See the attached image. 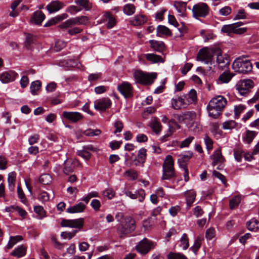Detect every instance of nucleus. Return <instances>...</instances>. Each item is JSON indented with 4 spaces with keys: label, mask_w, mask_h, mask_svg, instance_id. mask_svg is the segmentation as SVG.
<instances>
[{
    "label": "nucleus",
    "mask_w": 259,
    "mask_h": 259,
    "mask_svg": "<svg viewBox=\"0 0 259 259\" xmlns=\"http://www.w3.org/2000/svg\"><path fill=\"white\" fill-rule=\"evenodd\" d=\"M147 150L144 148H141L138 153V157L139 161L144 163L145 162L147 157Z\"/></svg>",
    "instance_id": "nucleus-43"
},
{
    "label": "nucleus",
    "mask_w": 259,
    "mask_h": 259,
    "mask_svg": "<svg viewBox=\"0 0 259 259\" xmlns=\"http://www.w3.org/2000/svg\"><path fill=\"white\" fill-rule=\"evenodd\" d=\"M114 127L115 128L114 133L116 134V133H120L122 131L123 128V124L121 121L117 120L114 123Z\"/></svg>",
    "instance_id": "nucleus-54"
},
{
    "label": "nucleus",
    "mask_w": 259,
    "mask_h": 259,
    "mask_svg": "<svg viewBox=\"0 0 259 259\" xmlns=\"http://www.w3.org/2000/svg\"><path fill=\"white\" fill-rule=\"evenodd\" d=\"M174 132H175V130L174 129L173 127L170 124H169L168 129L167 131L166 134H165L164 136H163L161 138L160 141L162 142H165L167 141L168 140L167 138L169 137H170V136H171Z\"/></svg>",
    "instance_id": "nucleus-48"
},
{
    "label": "nucleus",
    "mask_w": 259,
    "mask_h": 259,
    "mask_svg": "<svg viewBox=\"0 0 259 259\" xmlns=\"http://www.w3.org/2000/svg\"><path fill=\"white\" fill-rule=\"evenodd\" d=\"M187 96L185 95L176 96L171 100V107L174 110H179L181 108H185L189 105V103L186 101Z\"/></svg>",
    "instance_id": "nucleus-11"
},
{
    "label": "nucleus",
    "mask_w": 259,
    "mask_h": 259,
    "mask_svg": "<svg viewBox=\"0 0 259 259\" xmlns=\"http://www.w3.org/2000/svg\"><path fill=\"white\" fill-rule=\"evenodd\" d=\"M245 109V106L240 104L234 107V114L237 117H238L240 113Z\"/></svg>",
    "instance_id": "nucleus-59"
},
{
    "label": "nucleus",
    "mask_w": 259,
    "mask_h": 259,
    "mask_svg": "<svg viewBox=\"0 0 259 259\" xmlns=\"http://www.w3.org/2000/svg\"><path fill=\"white\" fill-rule=\"evenodd\" d=\"M118 91L125 98H130L132 96V87L127 82H123L117 86Z\"/></svg>",
    "instance_id": "nucleus-15"
},
{
    "label": "nucleus",
    "mask_w": 259,
    "mask_h": 259,
    "mask_svg": "<svg viewBox=\"0 0 259 259\" xmlns=\"http://www.w3.org/2000/svg\"><path fill=\"white\" fill-rule=\"evenodd\" d=\"M18 76V74L14 71L3 72L0 75V80L3 83H7L14 81Z\"/></svg>",
    "instance_id": "nucleus-17"
},
{
    "label": "nucleus",
    "mask_w": 259,
    "mask_h": 259,
    "mask_svg": "<svg viewBox=\"0 0 259 259\" xmlns=\"http://www.w3.org/2000/svg\"><path fill=\"white\" fill-rule=\"evenodd\" d=\"M77 153L78 156L82 157L86 160H89L91 156V154L89 151H85L83 148L82 150L77 151Z\"/></svg>",
    "instance_id": "nucleus-52"
},
{
    "label": "nucleus",
    "mask_w": 259,
    "mask_h": 259,
    "mask_svg": "<svg viewBox=\"0 0 259 259\" xmlns=\"http://www.w3.org/2000/svg\"><path fill=\"white\" fill-rule=\"evenodd\" d=\"M174 161L170 155L166 156L162 165V180H169L175 178Z\"/></svg>",
    "instance_id": "nucleus-4"
},
{
    "label": "nucleus",
    "mask_w": 259,
    "mask_h": 259,
    "mask_svg": "<svg viewBox=\"0 0 259 259\" xmlns=\"http://www.w3.org/2000/svg\"><path fill=\"white\" fill-rule=\"evenodd\" d=\"M241 202V198L239 196H235L230 200V208L234 209L237 208Z\"/></svg>",
    "instance_id": "nucleus-40"
},
{
    "label": "nucleus",
    "mask_w": 259,
    "mask_h": 259,
    "mask_svg": "<svg viewBox=\"0 0 259 259\" xmlns=\"http://www.w3.org/2000/svg\"><path fill=\"white\" fill-rule=\"evenodd\" d=\"M232 68L235 72L245 74L252 70V65L250 61L246 59L244 56H241L233 61Z\"/></svg>",
    "instance_id": "nucleus-2"
},
{
    "label": "nucleus",
    "mask_w": 259,
    "mask_h": 259,
    "mask_svg": "<svg viewBox=\"0 0 259 259\" xmlns=\"http://www.w3.org/2000/svg\"><path fill=\"white\" fill-rule=\"evenodd\" d=\"M82 10L81 8H79L76 6H70L67 9V12L70 13L72 15H74L77 12H79Z\"/></svg>",
    "instance_id": "nucleus-58"
},
{
    "label": "nucleus",
    "mask_w": 259,
    "mask_h": 259,
    "mask_svg": "<svg viewBox=\"0 0 259 259\" xmlns=\"http://www.w3.org/2000/svg\"><path fill=\"white\" fill-rule=\"evenodd\" d=\"M149 126L156 134L159 135L162 130V125L157 117L152 118L149 123Z\"/></svg>",
    "instance_id": "nucleus-22"
},
{
    "label": "nucleus",
    "mask_w": 259,
    "mask_h": 259,
    "mask_svg": "<svg viewBox=\"0 0 259 259\" xmlns=\"http://www.w3.org/2000/svg\"><path fill=\"white\" fill-rule=\"evenodd\" d=\"M155 247L154 243L146 238H143L136 246L137 251L141 254H146Z\"/></svg>",
    "instance_id": "nucleus-9"
},
{
    "label": "nucleus",
    "mask_w": 259,
    "mask_h": 259,
    "mask_svg": "<svg viewBox=\"0 0 259 259\" xmlns=\"http://www.w3.org/2000/svg\"><path fill=\"white\" fill-rule=\"evenodd\" d=\"M135 220L130 216L123 219L118 227L117 232L121 237L133 232L136 229Z\"/></svg>",
    "instance_id": "nucleus-3"
},
{
    "label": "nucleus",
    "mask_w": 259,
    "mask_h": 259,
    "mask_svg": "<svg viewBox=\"0 0 259 259\" xmlns=\"http://www.w3.org/2000/svg\"><path fill=\"white\" fill-rule=\"evenodd\" d=\"M215 229L213 228L208 229L205 233V237L208 240H211L215 236Z\"/></svg>",
    "instance_id": "nucleus-57"
},
{
    "label": "nucleus",
    "mask_w": 259,
    "mask_h": 259,
    "mask_svg": "<svg viewBox=\"0 0 259 259\" xmlns=\"http://www.w3.org/2000/svg\"><path fill=\"white\" fill-rule=\"evenodd\" d=\"M84 220L83 218H79L75 220H63L61 225L63 227L74 228L80 229L83 227Z\"/></svg>",
    "instance_id": "nucleus-12"
},
{
    "label": "nucleus",
    "mask_w": 259,
    "mask_h": 259,
    "mask_svg": "<svg viewBox=\"0 0 259 259\" xmlns=\"http://www.w3.org/2000/svg\"><path fill=\"white\" fill-rule=\"evenodd\" d=\"M248 230L251 231H256L259 229V222L256 219H252L246 223Z\"/></svg>",
    "instance_id": "nucleus-37"
},
{
    "label": "nucleus",
    "mask_w": 259,
    "mask_h": 259,
    "mask_svg": "<svg viewBox=\"0 0 259 259\" xmlns=\"http://www.w3.org/2000/svg\"><path fill=\"white\" fill-rule=\"evenodd\" d=\"M201 239L200 237H198L195 240L193 245L191 247V249L195 253H196L199 249L201 246Z\"/></svg>",
    "instance_id": "nucleus-51"
},
{
    "label": "nucleus",
    "mask_w": 259,
    "mask_h": 259,
    "mask_svg": "<svg viewBox=\"0 0 259 259\" xmlns=\"http://www.w3.org/2000/svg\"><path fill=\"white\" fill-rule=\"evenodd\" d=\"M45 15L40 11H36L31 16V22L37 25H40L45 19Z\"/></svg>",
    "instance_id": "nucleus-19"
},
{
    "label": "nucleus",
    "mask_w": 259,
    "mask_h": 259,
    "mask_svg": "<svg viewBox=\"0 0 259 259\" xmlns=\"http://www.w3.org/2000/svg\"><path fill=\"white\" fill-rule=\"evenodd\" d=\"M106 21H108L106 24L107 28H111L116 24L115 19L110 12H107L104 13L101 23H104Z\"/></svg>",
    "instance_id": "nucleus-21"
},
{
    "label": "nucleus",
    "mask_w": 259,
    "mask_h": 259,
    "mask_svg": "<svg viewBox=\"0 0 259 259\" xmlns=\"http://www.w3.org/2000/svg\"><path fill=\"white\" fill-rule=\"evenodd\" d=\"M149 43L151 48L158 52H162L165 49V45L163 41L150 40Z\"/></svg>",
    "instance_id": "nucleus-23"
},
{
    "label": "nucleus",
    "mask_w": 259,
    "mask_h": 259,
    "mask_svg": "<svg viewBox=\"0 0 259 259\" xmlns=\"http://www.w3.org/2000/svg\"><path fill=\"white\" fill-rule=\"evenodd\" d=\"M147 21L145 16L142 15H136L131 20V23L134 26L144 24Z\"/></svg>",
    "instance_id": "nucleus-29"
},
{
    "label": "nucleus",
    "mask_w": 259,
    "mask_h": 259,
    "mask_svg": "<svg viewBox=\"0 0 259 259\" xmlns=\"http://www.w3.org/2000/svg\"><path fill=\"white\" fill-rule=\"evenodd\" d=\"M197 61L203 62L206 64H212L214 63L213 52L207 48L201 49L197 54Z\"/></svg>",
    "instance_id": "nucleus-8"
},
{
    "label": "nucleus",
    "mask_w": 259,
    "mask_h": 259,
    "mask_svg": "<svg viewBox=\"0 0 259 259\" xmlns=\"http://www.w3.org/2000/svg\"><path fill=\"white\" fill-rule=\"evenodd\" d=\"M186 96L187 102L189 103V105L197 100L196 91L194 89H192Z\"/></svg>",
    "instance_id": "nucleus-39"
},
{
    "label": "nucleus",
    "mask_w": 259,
    "mask_h": 259,
    "mask_svg": "<svg viewBox=\"0 0 259 259\" xmlns=\"http://www.w3.org/2000/svg\"><path fill=\"white\" fill-rule=\"evenodd\" d=\"M157 36L162 37L164 35L170 36L171 33L170 30L167 27L163 25H159L156 29Z\"/></svg>",
    "instance_id": "nucleus-30"
},
{
    "label": "nucleus",
    "mask_w": 259,
    "mask_h": 259,
    "mask_svg": "<svg viewBox=\"0 0 259 259\" xmlns=\"http://www.w3.org/2000/svg\"><path fill=\"white\" fill-rule=\"evenodd\" d=\"M236 126V123L232 120L226 121L223 124V128L224 130H231L235 128Z\"/></svg>",
    "instance_id": "nucleus-49"
},
{
    "label": "nucleus",
    "mask_w": 259,
    "mask_h": 259,
    "mask_svg": "<svg viewBox=\"0 0 259 259\" xmlns=\"http://www.w3.org/2000/svg\"><path fill=\"white\" fill-rule=\"evenodd\" d=\"M22 239V237L20 235L11 236L10 238L9 241L7 245V248H12L14 245H15L17 242L21 241Z\"/></svg>",
    "instance_id": "nucleus-38"
},
{
    "label": "nucleus",
    "mask_w": 259,
    "mask_h": 259,
    "mask_svg": "<svg viewBox=\"0 0 259 259\" xmlns=\"http://www.w3.org/2000/svg\"><path fill=\"white\" fill-rule=\"evenodd\" d=\"M231 8L230 7L225 6L220 10L219 13L222 16H227L231 14Z\"/></svg>",
    "instance_id": "nucleus-60"
},
{
    "label": "nucleus",
    "mask_w": 259,
    "mask_h": 259,
    "mask_svg": "<svg viewBox=\"0 0 259 259\" xmlns=\"http://www.w3.org/2000/svg\"><path fill=\"white\" fill-rule=\"evenodd\" d=\"M180 241L181 244L183 245V248L185 250L187 249L189 247V242L187 235L186 233L183 234Z\"/></svg>",
    "instance_id": "nucleus-55"
},
{
    "label": "nucleus",
    "mask_w": 259,
    "mask_h": 259,
    "mask_svg": "<svg viewBox=\"0 0 259 259\" xmlns=\"http://www.w3.org/2000/svg\"><path fill=\"white\" fill-rule=\"evenodd\" d=\"M85 208V204L82 202H79L75 205L67 208L66 211L70 213H79L83 211Z\"/></svg>",
    "instance_id": "nucleus-24"
},
{
    "label": "nucleus",
    "mask_w": 259,
    "mask_h": 259,
    "mask_svg": "<svg viewBox=\"0 0 259 259\" xmlns=\"http://www.w3.org/2000/svg\"><path fill=\"white\" fill-rule=\"evenodd\" d=\"M194 139V138L193 137H189L188 138H186L182 142L180 145V147H188Z\"/></svg>",
    "instance_id": "nucleus-62"
},
{
    "label": "nucleus",
    "mask_w": 259,
    "mask_h": 259,
    "mask_svg": "<svg viewBox=\"0 0 259 259\" xmlns=\"http://www.w3.org/2000/svg\"><path fill=\"white\" fill-rule=\"evenodd\" d=\"M233 76V74L229 71H225L222 73L217 80L218 83H226L229 82Z\"/></svg>",
    "instance_id": "nucleus-25"
},
{
    "label": "nucleus",
    "mask_w": 259,
    "mask_h": 259,
    "mask_svg": "<svg viewBox=\"0 0 259 259\" xmlns=\"http://www.w3.org/2000/svg\"><path fill=\"white\" fill-rule=\"evenodd\" d=\"M145 57L148 61L151 62L152 63H163L164 61L160 56L152 53L146 54Z\"/></svg>",
    "instance_id": "nucleus-33"
},
{
    "label": "nucleus",
    "mask_w": 259,
    "mask_h": 259,
    "mask_svg": "<svg viewBox=\"0 0 259 259\" xmlns=\"http://www.w3.org/2000/svg\"><path fill=\"white\" fill-rule=\"evenodd\" d=\"M211 157L213 159L212 164L213 166L215 165L218 163L223 162L224 160V158L222 154L220 149H218L215 150L213 154L211 156Z\"/></svg>",
    "instance_id": "nucleus-26"
},
{
    "label": "nucleus",
    "mask_w": 259,
    "mask_h": 259,
    "mask_svg": "<svg viewBox=\"0 0 259 259\" xmlns=\"http://www.w3.org/2000/svg\"><path fill=\"white\" fill-rule=\"evenodd\" d=\"M91 205L95 211H98L101 205L99 200L95 199L91 201Z\"/></svg>",
    "instance_id": "nucleus-63"
},
{
    "label": "nucleus",
    "mask_w": 259,
    "mask_h": 259,
    "mask_svg": "<svg viewBox=\"0 0 259 259\" xmlns=\"http://www.w3.org/2000/svg\"><path fill=\"white\" fill-rule=\"evenodd\" d=\"M17 193L18 195L19 199L21 200V202L23 203H25L26 202V198L25 197V195L22 190V189L20 186H18L17 187Z\"/></svg>",
    "instance_id": "nucleus-56"
},
{
    "label": "nucleus",
    "mask_w": 259,
    "mask_h": 259,
    "mask_svg": "<svg viewBox=\"0 0 259 259\" xmlns=\"http://www.w3.org/2000/svg\"><path fill=\"white\" fill-rule=\"evenodd\" d=\"M89 21V18L86 16H80L69 19L61 24L59 27L65 29L76 25H87Z\"/></svg>",
    "instance_id": "nucleus-6"
},
{
    "label": "nucleus",
    "mask_w": 259,
    "mask_h": 259,
    "mask_svg": "<svg viewBox=\"0 0 259 259\" xmlns=\"http://www.w3.org/2000/svg\"><path fill=\"white\" fill-rule=\"evenodd\" d=\"M196 116L195 112L188 111L184 114V119L187 123L193 125L195 123Z\"/></svg>",
    "instance_id": "nucleus-32"
},
{
    "label": "nucleus",
    "mask_w": 259,
    "mask_h": 259,
    "mask_svg": "<svg viewBox=\"0 0 259 259\" xmlns=\"http://www.w3.org/2000/svg\"><path fill=\"white\" fill-rule=\"evenodd\" d=\"M217 62L219 67L223 69L229 65L230 59L228 55H222L221 53H219L217 55Z\"/></svg>",
    "instance_id": "nucleus-18"
},
{
    "label": "nucleus",
    "mask_w": 259,
    "mask_h": 259,
    "mask_svg": "<svg viewBox=\"0 0 259 259\" xmlns=\"http://www.w3.org/2000/svg\"><path fill=\"white\" fill-rule=\"evenodd\" d=\"M167 259H187L184 254L180 253L170 252L167 255Z\"/></svg>",
    "instance_id": "nucleus-50"
},
{
    "label": "nucleus",
    "mask_w": 259,
    "mask_h": 259,
    "mask_svg": "<svg viewBox=\"0 0 259 259\" xmlns=\"http://www.w3.org/2000/svg\"><path fill=\"white\" fill-rule=\"evenodd\" d=\"M254 83L251 79H244L238 82L236 89L241 95L246 96L249 93Z\"/></svg>",
    "instance_id": "nucleus-7"
},
{
    "label": "nucleus",
    "mask_w": 259,
    "mask_h": 259,
    "mask_svg": "<svg viewBox=\"0 0 259 259\" xmlns=\"http://www.w3.org/2000/svg\"><path fill=\"white\" fill-rule=\"evenodd\" d=\"M65 46V43L63 41L60 40H57L55 44V50L57 52L60 51Z\"/></svg>",
    "instance_id": "nucleus-64"
},
{
    "label": "nucleus",
    "mask_w": 259,
    "mask_h": 259,
    "mask_svg": "<svg viewBox=\"0 0 259 259\" xmlns=\"http://www.w3.org/2000/svg\"><path fill=\"white\" fill-rule=\"evenodd\" d=\"M101 132L99 129L93 130L91 128L88 129L83 132V134L86 136H97L100 135Z\"/></svg>",
    "instance_id": "nucleus-44"
},
{
    "label": "nucleus",
    "mask_w": 259,
    "mask_h": 259,
    "mask_svg": "<svg viewBox=\"0 0 259 259\" xmlns=\"http://www.w3.org/2000/svg\"><path fill=\"white\" fill-rule=\"evenodd\" d=\"M134 77L138 83L142 84H149L153 82L156 77V74L148 73L141 70H136L134 73Z\"/></svg>",
    "instance_id": "nucleus-5"
},
{
    "label": "nucleus",
    "mask_w": 259,
    "mask_h": 259,
    "mask_svg": "<svg viewBox=\"0 0 259 259\" xmlns=\"http://www.w3.org/2000/svg\"><path fill=\"white\" fill-rule=\"evenodd\" d=\"M204 141L206 146V149L208 150H211L213 148V141L210 138H209L208 135H205L204 138Z\"/></svg>",
    "instance_id": "nucleus-53"
},
{
    "label": "nucleus",
    "mask_w": 259,
    "mask_h": 259,
    "mask_svg": "<svg viewBox=\"0 0 259 259\" xmlns=\"http://www.w3.org/2000/svg\"><path fill=\"white\" fill-rule=\"evenodd\" d=\"M187 204L189 208L194 202L196 197V192L193 190L187 191L185 193Z\"/></svg>",
    "instance_id": "nucleus-31"
},
{
    "label": "nucleus",
    "mask_w": 259,
    "mask_h": 259,
    "mask_svg": "<svg viewBox=\"0 0 259 259\" xmlns=\"http://www.w3.org/2000/svg\"><path fill=\"white\" fill-rule=\"evenodd\" d=\"M123 10L125 14L130 16L134 14L135 7L133 4H128L124 6Z\"/></svg>",
    "instance_id": "nucleus-42"
},
{
    "label": "nucleus",
    "mask_w": 259,
    "mask_h": 259,
    "mask_svg": "<svg viewBox=\"0 0 259 259\" xmlns=\"http://www.w3.org/2000/svg\"><path fill=\"white\" fill-rule=\"evenodd\" d=\"M62 115L64 118L74 123L80 121L83 118V116L78 112L63 111Z\"/></svg>",
    "instance_id": "nucleus-14"
},
{
    "label": "nucleus",
    "mask_w": 259,
    "mask_h": 259,
    "mask_svg": "<svg viewBox=\"0 0 259 259\" xmlns=\"http://www.w3.org/2000/svg\"><path fill=\"white\" fill-rule=\"evenodd\" d=\"M193 16L194 18L205 17L209 13V8L207 5L204 3L195 4L192 10Z\"/></svg>",
    "instance_id": "nucleus-10"
},
{
    "label": "nucleus",
    "mask_w": 259,
    "mask_h": 259,
    "mask_svg": "<svg viewBox=\"0 0 259 259\" xmlns=\"http://www.w3.org/2000/svg\"><path fill=\"white\" fill-rule=\"evenodd\" d=\"M75 3L81 6L86 11L90 10L92 8V5L89 0H75Z\"/></svg>",
    "instance_id": "nucleus-41"
},
{
    "label": "nucleus",
    "mask_w": 259,
    "mask_h": 259,
    "mask_svg": "<svg viewBox=\"0 0 259 259\" xmlns=\"http://www.w3.org/2000/svg\"><path fill=\"white\" fill-rule=\"evenodd\" d=\"M26 253V248L23 245H20L11 253V255L17 258H20L24 256Z\"/></svg>",
    "instance_id": "nucleus-28"
},
{
    "label": "nucleus",
    "mask_w": 259,
    "mask_h": 259,
    "mask_svg": "<svg viewBox=\"0 0 259 259\" xmlns=\"http://www.w3.org/2000/svg\"><path fill=\"white\" fill-rule=\"evenodd\" d=\"M64 6V3L59 1L52 2L46 7L49 13H52L59 11Z\"/></svg>",
    "instance_id": "nucleus-20"
},
{
    "label": "nucleus",
    "mask_w": 259,
    "mask_h": 259,
    "mask_svg": "<svg viewBox=\"0 0 259 259\" xmlns=\"http://www.w3.org/2000/svg\"><path fill=\"white\" fill-rule=\"evenodd\" d=\"M227 103L226 99L223 96L212 98L207 106L209 116L214 119L218 118L227 105Z\"/></svg>",
    "instance_id": "nucleus-1"
},
{
    "label": "nucleus",
    "mask_w": 259,
    "mask_h": 259,
    "mask_svg": "<svg viewBox=\"0 0 259 259\" xmlns=\"http://www.w3.org/2000/svg\"><path fill=\"white\" fill-rule=\"evenodd\" d=\"M235 24L225 25L223 26L221 29L222 32L227 33L228 35H230L232 33H236L241 34L244 33L246 29H236L235 27Z\"/></svg>",
    "instance_id": "nucleus-16"
},
{
    "label": "nucleus",
    "mask_w": 259,
    "mask_h": 259,
    "mask_svg": "<svg viewBox=\"0 0 259 259\" xmlns=\"http://www.w3.org/2000/svg\"><path fill=\"white\" fill-rule=\"evenodd\" d=\"M39 181L44 185H48L52 181V177L49 174H43L40 176Z\"/></svg>",
    "instance_id": "nucleus-45"
},
{
    "label": "nucleus",
    "mask_w": 259,
    "mask_h": 259,
    "mask_svg": "<svg viewBox=\"0 0 259 259\" xmlns=\"http://www.w3.org/2000/svg\"><path fill=\"white\" fill-rule=\"evenodd\" d=\"M256 135L254 131L247 130L245 136L243 138V141L245 143L250 144Z\"/></svg>",
    "instance_id": "nucleus-36"
},
{
    "label": "nucleus",
    "mask_w": 259,
    "mask_h": 259,
    "mask_svg": "<svg viewBox=\"0 0 259 259\" xmlns=\"http://www.w3.org/2000/svg\"><path fill=\"white\" fill-rule=\"evenodd\" d=\"M186 4L182 2L176 1L174 3V7L179 14L180 16H184L186 11Z\"/></svg>",
    "instance_id": "nucleus-35"
},
{
    "label": "nucleus",
    "mask_w": 259,
    "mask_h": 259,
    "mask_svg": "<svg viewBox=\"0 0 259 259\" xmlns=\"http://www.w3.org/2000/svg\"><path fill=\"white\" fill-rule=\"evenodd\" d=\"M192 152L190 151H187L184 153L179 155L178 158V162L180 166H183V163L186 164V162L188 161L192 156Z\"/></svg>",
    "instance_id": "nucleus-34"
},
{
    "label": "nucleus",
    "mask_w": 259,
    "mask_h": 259,
    "mask_svg": "<svg viewBox=\"0 0 259 259\" xmlns=\"http://www.w3.org/2000/svg\"><path fill=\"white\" fill-rule=\"evenodd\" d=\"M41 83L39 80H36L32 82L30 85V91L32 94L35 95L36 91H38L40 88Z\"/></svg>",
    "instance_id": "nucleus-47"
},
{
    "label": "nucleus",
    "mask_w": 259,
    "mask_h": 259,
    "mask_svg": "<svg viewBox=\"0 0 259 259\" xmlns=\"http://www.w3.org/2000/svg\"><path fill=\"white\" fill-rule=\"evenodd\" d=\"M39 135L38 134H34L31 136L28 139L29 144L32 145L35 143H37L39 140Z\"/></svg>",
    "instance_id": "nucleus-61"
},
{
    "label": "nucleus",
    "mask_w": 259,
    "mask_h": 259,
    "mask_svg": "<svg viewBox=\"0 0 259 259\" xmlns=\"http://www.w3.org/2000/svg\"><path fill=\"white\" fill-rule=\"evenodd\" d=\"M111 104L112 102L109 98H102L94 102V108L97 110L105 111Z\"/></svg>",
    "instance_id": "nucleus-13"
},
{
    "label": "nucleus",
    "mask_w": 259,
    "mask_h": 259,
    "mask_svg": "<svg viewBox=\"0 0 259 259\" xmlns=\"http://www.w3.org/2000/svg\"><path fill=\"white\" fill-rule=\"evenodd\" d=\"M35 42V37L32 34H27L26 35L25 46L29 49L31 48V46Z\"/></svg>",
    "instance_id": "nucleus-46"
},
{
    "label": "nucleus",
    "mask_w": 259,
    "mask_h": 259,
    "mask_svg": "<svg viewBox=\"0 0 259 259\" xmlns=\"http://www.w3.org/2000/svg\"><path fill=\"white\" fill-rule=\"evenodd\" d=\"M75 167V162L71 160H66L64 162L63 172L65 175L72 172Z\"/></svg>",
    "instance_id": "nucleus-27"
}]
</instances>
